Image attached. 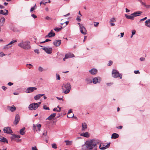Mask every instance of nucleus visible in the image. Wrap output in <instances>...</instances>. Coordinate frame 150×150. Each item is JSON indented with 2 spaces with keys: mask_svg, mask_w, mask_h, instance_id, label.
<instances>
[{
  "mask_svg": "<svg viewBox=\"0 0 150 150\" xmlns=\"http://www.w3.org/2000/svg\"><path fill=\"white\" fill-rule=\"evenodd\" d=\"M100 141L97 139H91L86 142V144L82 146V150H97V145L99 144Z\"/></svg>",
  "mask_w": 150,
  "mask_h": 150,
  "instance_id": "1",
  "label": "nucleus"
},
{
  "mask_svg": "<svg viewBox=\"0 0 150 150\" xmlns=\"http://www.w3.org/2000/svg\"><path fill=\"white\" fill-rule=\"evenodd\" d=\"M71 88V85L69 83L66 84H64L62 86V89L63 93L65 94H67L70 92Z\"/></svg>",
  "mask_w": 150,
  "mask_h": 150,
  "instance_id": "2",
  "label": "nucleus"
},
{
  "mask_svg": "<svg viewBox=\"0 0 150 150\" xmlns=\"http://www.w3.org/2000/svg\"><path fill=\"white\" fill-rule=\"evenodd\" d=\"M30 42L28 41H27L19 43L18 45L24 49H29L30 48Z\"/></svg>",
  "mask_w": 150,
  "mask_h": 150,
  "instance_id": "3",
  "label": "nucleus"
},
{
  "mask_svg": "<svg viewBox=\"0 0 150 150\" xmlns=\"http://www.w3.org/2000/svg\"><path fill=\"white\" fill-rule=\"evenodd\" d=\"M142 13V12L140 11H137L131 14L130 15H127V14H125V16L128 19L133 20L134 17L139 16Z\"/></svg>",
  "mask_w": 150,
  "mask_h": 150,
  "instance_id": "4",
  "label": "nucleus"
},
{
  "mask_svg": "<svg viewBox=\"0 0 150 150\" xmlns=\"http://www.w3.org/2000/svg\"><path fill=\"white\" fill-rule=\"evenodd\" d=\"M112 77L115 78H120L121 79L122 78V75L120 74L118 71L115 69H113L112 71Z\"/></svg>",
  "mask_w": 150,
  "mask_h": 150,
  "instance_id": "5",
  "label": "nucleus"
},
{
  "mask_svg": "<svg viewBox=\"0 0 150 150\" xmlns=\"http://www.w3.org/2000/svg\"><path fill=\"white\" fill-rule=\"evenodd\" d=\"M78 24L79 26L81 33L84 35H86V31L84 26L82 24H81L80 23H78Z\"/></svg>",
  "mask_w": 150,
  "mask_h": 150,
  "instance_id": "6",
  "label": "nucleus"
},
{
  "mask_svg": "<svg viewBox=\"0 0 150 150\" xmlns=\"http://www.w3.org/2000/svg\"><path fill=\"white\" fill-rule=\"evenodd\" d=\"M42 49L44 50L47 54H50L52 52V47H44L42 48Z\"/></svg>",
  "mask_w": 150,
  "mask_h": 150,
  "instance_id": "7",
  "label": "nucleus"
},
{
  "mask_svg": "<svg viewBox=\"0 0 150 150\" xmlns=\"http://www.w3.org/2000/svg\"><path fill=\"white\" fill-rule=\"evenodd\" d=\"M38 108V103H33L30 104L29 107L30 110H35Z\"/></svg>",
  "mask_w": 150,
  "mask_h": 150,
  "instance_id": "8",
  "label": "nucleus"
},
{
  "mask_svg": "<svg viewBox=\"0 0 150 150\" xmlns=\"http://www.w3.org/2000/svg\"><path fill=\"white\" fill-rule=\"evenodd\" d=\"M101 81V78L99 77H96L93 78L92 80V82L94 84H96L97 83H100Z\"/></svg>",
  "mask_w": 150,
  "mask_h": 150,
  "instance_id": "9",
  "label": "nucleus"
},
{
  "mask_svg": "<svg viewBox=\"0 0 150 150\" xmlns=\"http://www.w3.org/2000/svg\"><path fill=\"white\" fill-rule=\"evenodd\" d=\"M37 89V88L35 87H29L25 90L26 93H30L32 92Z\"/></svg>",
  "mask_w": 150,
  "mask_h": 150,
  "instance_id": "10",
  "label": "nucleus"
},
{
  "mask_svg": "<svg viewBox=\"0 0 150 150\" xmlns=\"http://www.w3.org/2000/svg\"><path fill=\"white\" fill-rule=\"evenodd\" d=\"M4 132L7 134H11L13 133L12 130L10 127H4L3 129Z\"/></svg>",
  "mask_w": 150,
  "mask_h": 150,
  "instance_id": "11",
  "label": "nucleus"
},
{
  "mask_svg": "<svg viewBox=\"0 0 150 150\" xmlns=\"http://www.w3.org/2000/svg\"><path fill=\"white\" fill-rule=\"evenodd\" d=\"M20 121V117L18 114H17L15 117V120L13 122V124L16 125Z\"/></svg>",
  "mask_w": 150,
  "mask_h": 150,
  "instance_id": "12",
  "label": "nucleus"
},
{
  "mask_svg": "<svg viewBox=\"0 0 150 150\" xmlns=\"http://www.w3.org/2000/svg\"><path fill=\"white\" fill-rule=\"evenodd\" d=\"M100 144L99 146V148L101 150H104L106 149L107 148H108L109 147L110 144V143H108L107 144V145L105 146L101 147V146L102 145V144H103V143H101V142H100Z\"/></svg>",
  "mask_w": 150,
  "mask_h": 150,
  "instance_id": "13",
  "label": "nucleus"
},
{
  "mask_svg": "<svg viewBox=\"0 0 150 150\" xmlns=\"http://www.w3.org/2000/svg\"><path fill=\"white\" fill-rule=\"evenodd\" d=\"M53 30H52L48 34L45 36V38H51L55 36V34L54 33L52 32Z\"/></svg>",
  "mask_w": 150,
  "mask_h": 150,
  "instance_id": "14",
  "label": "nucleus"
},
{
  "mask_svg": "<svg viewBox=\"0 0 150 150\" xmlns=\"http://www.w3.org/2000/svg\"><path fill=\"white\" fill-rule=\"evenodd\" d=\"M41 137L43 138V139H47L48 138V136L47 135V131L46 130H44L42 132V135Z\"/></svg>",
  "mask_w": 150,
  "mask_h": 150,
  "instance_id": "15",
  "label": "nucleus"
},
{
  "mask_svg": "<svg viewBox=\"0 0 150 150\" xmlns=\"http://www.w3.org/2000/svg\"><path fill=\"white\" fill-rule=\"evenodd\" d=\"M61 40H56L53 42V44L56 46H58L61 44Z\"/></svg>",
  "mask_w": 150,
  "mask_h": 150,
  "instance_id": "16",
  "label": "nucleus"
},
{
  "mask_svg": "<svg viewBox=\"0 0 150 150\" xmlns=\"http://www.w3.org/2000/svg\"><path fill=\"white\" fill-rule=\"evenodd\" d=\"M7 109L8 110H10L13 112L16 110V108L15 106H8L7 107Z\"/></svg>",
  "mask_w": 150,
  "mask_h": 150,
  "instance_id": "17",
  "label": "nucleus"
},
{
  "mask_svg": "<svg viewBox=\"0 0 150 150\" xmlns=\"http://www.w3.org/2000/svg\"><path fill=\"white\" fill-rule=\"evenodd\" d=\"M56 115V113L52 114L46 119V120H52L53 119H54V117Z\"/></svg>",
  "mask_w": 150,
  "mask_h": 150,
  "instance_id": "18",
  "label": "nucleus"
},
{
  "mask_svg": "<svg viewBox=\"0 0 150 150\" xmlns=\"http://www.w3.org/2000/svg\"><path fill=\"white\" fill-rule=\"evenodd\" d=\"M87 125L85 123H82V129L81 131H84L85 129H87Z\"/></svg>",
  "mask_w": 150,
  "mask_h": 150,
  "instance_id": "19",
  "label": "nucleus"
},
{
  "mask_svg": "<svg viewBox=\"0 0 150 150\" xmlns=\"http://www.w3.org/2000/svg\"><path fill=\"white\" fill-rule=\"evenodd\" d=\"M0 142L8 143L7 140L6 138L0 136Z\"/></svg>",
  "mask_w": 150,
  "mask_h": 150,
  "instance_id": "20",
  "label": "nucleus"
},
{
  "mask_svg": "<svg viewBox=\"0 0 150 150\" xmlns=\"http://www.w3.org/2000/svg\"><path fill=\"white\" fill-rule=\"evenodd\" d=\"M80 135L86 138H88L89 137V134L88 132L82 133L80 134Z\"/></svg>",
  "mask_w": 150,
  "mask_h": 150,
  "instance_id": "21",
  "label": "nucleus"
},
{
  "mask_svg": "<svg viewBox=\"0 0 150 150\" xmlns=\"http://www.w3.org/2000/svg\"><path fill=\"white\" fill-rule=\"evenodd\" d=\"M89 72L93 75L96 74L97 72V70L95 69H92L89 71Z\"/></svg>",
  "mask_w": 150,
  "mask_h": 150,
  "instance_id": "22",
  "label": "nucleus"
},
{
  "mask_svg": "<svg viewBox=\"0 0 150 150\" xmlns=\"http://www.w3.org/2000/svg\"><path fill=\"white\" fill-rule=\"evenodd\" d=\"M65 56V58H67V59L74 57V54L71 53H68L66 54Z\"/></svg>",
  "mask_w": 150,
  "mask_h": 150,
  "instance_id": "23",
  "label": "nucleus"
},
{
  "mask_svg": "<svg viewBox=\"0 0 150 150\" xmlns=\"http://www.w3.org/2000/svg\"><path fill=\"white\" fill-rule=\"evenodd\" d=\"M119 137L118 134L116 133H113L112 134L111 138L112 139H116L118 138Z\"/></svg>",
  "mask_w": 150,
  "mask_h": 150,
  "instance_id": "24",
  "label": "nucleus"
},
{
  "mask_svg": "<svg viewBox=\"0 0 150 150\" xmlns=\"http://www.w3.org/2000/svg\"><path fill=\"white\" fill-rule=\"evenodd\" d=\"M5 11H6V12H4L3 10H0V14H3L5 16L7 15L8 14V10L5 9Z\"/></svg>",
  "mask_w": 150,
  "mask_h": 150,
  "instance_id": "25",
  "label": "nucleus"
},
{
  "mask_svg": "<svg viewBox=\"0 0 150 150\" xmlns=\"http://www.w3.org/2000/svg\"><path fill=\"white\" fill-rule=\"evenodd\" d=\"M85 81L87 84H90L92 83V81L91 79L88 78H87L85 79Z\"/></svg>",
  "mask_w": 150,
  "mask_h": 150,
  "instance_id": "26",
  "label": "nucleus"
},
{
  "mask_svg": "<svg viewBox=\"0 0 150 150\" xmlns=\"http://www.w3.org/2000/svg\"><path fill=\"white\" fill-rule=\"evenodd\" d=\"M145 24L146 26L150 28V19L146 20Z\"/></svg>",
  "mask_w": 150,
  "mask_h": 150,
  "instance_id": "27",
  "label": "nucleus"
},
{
  "mask_svg": "<svg viewBox=\"0 0 150 150\" xmlns=\"http://www.w3.org/2000/svg\"><path fill=\"white\" fill-rule=\"evenodd\" d=\"M5 21V19L4 18H1L0 20V23L1 24V26H2Z\"/></svg>",
  "mask_w": 150,
  "mask_h": 150,
  "instance_id": "28",
  "label": "nucleus"
},
{
  "mask_svg": "<svg viewBox=\"0 0 150 150\" xmlns=\"http://www.w3.org/2000/svg\"><path fill=\"white\" fill-rule=\"evenodd\" d=\"M12 45H9V43L8 45H5L4 48V49L5 50H7L9 48L11 47Z\"/></svg>",
  "mask_w": 150,
  "mask_h": 150,
  "instance_id": "29",
  "label": "nucleus"
},
{
  "mask_svg": "<svg viewBox=\"0 0 150 150\" xmlns=\"http://www.w3.org/2000/svg\"><path fill=\"white\" fill-rule=\"evenodd\" d=\"M25 129V127H23L20 130V134L22 135H23L25 134V132L24 131V130Z\"/></svg>",
  "mask_w": 150,
  "mask_h": 150,
  "instance_id": "30",
  "label": "nucleus"
},
{
  "mask_svg": "<svg viewBox=\"0 0 150 150\" xmlns=\"http://www.w3.org/2000/svg\"><path fill=\"white\" fill-rule=\"evenodd\" d=\"M33 130L35 132L37 131V128L38 127L37 124H33Z\"/></svg>",
  "mask_w": 150,
  "mask_h": 150,
  "instance_id": "31",
  "label": "nucleus"
},
{
  "mask_svg": "<svg viewBox=\"0 0 150 150\" xmlns=\"http://www.w3.org/2000/svg\"><path fill=\"white\" fill-rule=\"evenodd\" d=\"M63 27H61V28H55L54 29V30L56 32H58Z\"/></svg>",
  "mask_w": 150,
  "mask_h": 150,
  "instance_id": "32",
  "label": "nucleus"
},
{
  "mask_svg": "<svg viewBox=\"0 0 150 150\" xmlns=\"http://www.w3.org/2000/svg\"><path fill=\"white\" fill-rule=\"evenodd\" d=\"M52 148L54 149H56L57 148V146L56 144H55V143L52 144Z\"/></svg>",
  "mask_w": 150,
  "mask_h": 150,
  "instance_id": "33",
  "label": "nucleus"
},
{
  "mask_svg": "<svg viewBox=\"0 0 150 150\" xmlns=\"http://www.w3.org/2000/svg\"><path fill=\"white\" fill-rule=\"evenodd\" d=\"M65 142H66V144L67 145H70L72 143L71 141H70L68 140L65 141Z\"/></svg>",
  "mask_w": 150,
  "mask_h": 150,
  "instance_id": "34",
  "label": "nucleus"
},
{
  "mask_svg": "<svg viewBox=\"0 0 150 150\" xmlns=\"http://www.w3.org/2000/svg\"><path fill=\"white\" fill-rule=\"evenodd\" d=\"M116 21V20L114 18H111L110 21V23L114 22Z\"/></svg>",
  "mask_w": 150,
  "mask_h": 150,
  "instance_id": "35",
  "label": "nucleus"
},
{
  "mask_svg": "<svg viewBox=\"0 0 150 150\" xmlns=\"http://www.w3.org/2000/svg\"><path fill=\"white\" fill-rule=\"evenodd\" d=\"M37 8V6L36 4H35L33 7H32L30 9V11H33L34 10Z\"/></svg>",
  "mask_w": 150,
  "mask_h": 150,
  "instance_id": "36",
  "label": "nucleus"
},
{
  "mask_svg": "<svg viewBox=\"0 0 150 150\" xmlns=\"http://www.w3.org/2000/svg\"><path fill=\"white\" fill-rule=\"evenodd\" d=\"M26 66L29 69H31L33 67V66L30 64H26Z\"/></svg>",
  "mask_w": 150,
  "mask_h": 150,
  "instance_id": "37",
  "label": "nucleus"
},
{
  "mask_svg": "<svg viewBox=\"0 0 150 150\" xmlns=\"http://www.w3.org/2000/svg\"><path fill=\"white\" fill-rule=\"evenodd\" d=\"M74 116V114L73 113L68 114L67 117L69 118H71Z\"/></svg>",
  "mask_w": 150,
  "mask_h": 150,
  "instance_id": "38",
  "label": "nucleus"
},
{
  "mask_svg": "<svg viewBox=\"0 0 150 150\" xmlns=\"http://www.w3.org/2000/svg\"><path fill=\"white\" fill-rule=\"evenodd\" d=\"M51 41V40L47 39H46L45 41H42V42H40V44H41L42 43H45V42H48V41Z\"/></svg>",
  "mask_w": 150,
  "mask_h": 150,
  "instance_id": "39",
  "label": "nucleus"
},
{
  "mask_svg": "<svg viewBox=\"0 0 150 150\" xmlns=\"http://www.w3.org/2000/svg\"><path fill=\"white\" fill-rule=\"evenodd\" d=\"M17 41L16 40H13L12 41H11L10 43H9V45H12L15 42H17Z\"/></svg>",
  "mask_w": 150,
  "mask_h": 150,
  "instance_id": "40",
  "label": "nucleus"
},
{
  "mask_svg": "<svg viewBox=\"0 0 150 150\" xmlns=\"http://www.w3.org/2000/svg\"><path fill=\"white\" fill-rule=\"evenodd\" d=\"M43 108L45 110H50L49 108L47 107L46 105H44L43 106Z\"/></svg>",
  "mask_w": 150,
  "mask_h": 150,
  "instance_id": "41",
  "label": "nucleus"
},
{
  "mask_svg": "<svg viewBox=\"0 0 150 150\" xmlns=\"http://www.w3.org/2000/svg\"><path fill=\"white\" fill-rule=\"evenodd\" d=\"M53 110L54 111H57L58 112L60 111V109L58 110L57 108H54V109Z\"/></svg>",
  "mask_w": 150,
  "mask_h": 150,
  "instance_id": "42",
  "label": "nucleus"
},
{
  "mask_svg": "<svg viewBox=\"0 0 150 150\" xmlns=\"http://www.w3.org/2000/svg\"><path fill=\"white\" fill-rule=\"evenodd\" d=\"M13 137L14 138H20V136L19 135H13Z\"/></svg>",
  "mask_w": 150,
  "mask_h": 150,
  "instance_id": "43",
  "label": "nucleus"
},
{
  "mask_svg": "<svg viewBox=\"0 0 150 150\" xmlns=\"http://www.w3.org/2000/svg\"><path fill=\"white\" fill-rule=\"evenodd\" d=\"M45 19H46L47 20H48V21H50V20H52V19L51 18H50L48 16H47L45 18Z\"/></svg>",
  "mask_w": 150,
  "mask_h": 150,
  "instance_id": "44",
  "label": "nucleus"
},
{
  "mask_svg": "<svg viewBox=\"0 0 150 150\" xmlns=\"http://www.w3.org/2000/svg\"><path fill=\"white\" fill-rule=\"evenodd\" d=\"M38 70L40 72H42L43 71H45V70L42 67H39Z\"/></svg>",
  "mask_w": 150,
  "mask_h": 150,
  "instance_id": "45",
  "label": "nucleus"
},
{
  "mask_svg": "<svg viewBox=\"0 0 150 150\" xmlns=\"http://www.w3.org/2000/svg\"><path fill=\"white\" fill-rule=\"evenodd\" d=\"M76 20L79 22H80L81 21V19L80 18V17L79 16H77L76 18Z\"/></svg>",
  "mask_w": 150,
  "mask_h": 150,
  "instance_id": "46",
  "label": "nucleus"
},
{
  "mask_svg": "<svg viewBox=\"0 0 150 150\" xmlns=\"http://www.w3.org/2000/svg\"><path fill=\"white\" fill-rule=\"evenodd\" d=\"M112 63H113V62H112V61L111 60L109 61V63H108V65L109 66H110L111 65H112Z\"/></svg>",
  "mask_w": 150,
  "mask_h": 150,
  "instance_id": "47",
  "label": "nucleus"
},
{
  "mask_svg": "<svg viewBox=\"0 0 150 150\" xmlns=\"http://www.w3.org/2000/svg\"><path fill=\"white\" fill-rule=\"evenodd\" d=\"M44 94H38V99H39L41 96H44Z\"/></svg>",
  "mask_w": 150,
  "mask_h": 150,
  "instance_id": "48",
  "label": "nucleus"
},
{
  "mask_svg": "<svg viewBox=\"0 0 150 150\" xmlns=\"http://www.w3.org/2000/svg\"><path fill=\"white\" fill-rule=\"evenodd\" d=\"M56 77H57V80H59L60 79V76L59 74H56Z\"/></svg>",
  "mask_w": 150,
  "mask_h": 150,
  "instance_id": "49",
  "label": "nucleus"
},
{
  "mask_svg": "<svg viewBox=\"0 0 150 150\" xmlns=\"http://www.w3.org/2000/svg\"><path fill=\"white\" fill-rule=\"evenodd\" d=\"M32 150H38L36 146L32 147Z\"/></svg>",
  "mask_w": 150,
  "mask_h": 150,
  "instance_id": "50",
  "label": "nucleus"
},
{
  "mask_svg": "<svg viewBox=\"0 0 150 150\" xmlns=\"http://www.w3.org/2000/svg\"><path fill=\"white\" fill-rule=\"evenodd\" d=\"M140 60L141 61H144L145 60V58L144 57H142L140 58Z\"/></svg>",
  "mask_w": 150,
  "mask_h": 150,
  "instance_id": "51",
  "label": "nucleus"
},
{
  "mask_svg": "<svg viewBox=\"0 0 150 150\" xmlns=\"http://www.w3.org/2000/svg\"><path fill=\"white\" fill-rule=\"evenodd\" d=\"M135 33L136 31L134 30H133L132 32V36H133L135 34Z\"/></svg>",
  "mask_w": 150,
  "mask_h": 150,
  "instance_id": "52",
  "label": "nucleus"
},
{
  "mask_svg": "<svg viewBox=\"0 0 150 150\" xmlns=\"http://www.w3.org/2000/svg\"><path fill=\"white\" fill-rule=\"evenodd\" d=\"M146 19H147V17H146L145 18H144L141 19L140 20V21H139V22H141L142 21H144V20H146Z\"/></svg>",
  "mask_w": 150,
  "mask_h": 150,
  "instance_id": "53",
  "label": "nucleus"
},
{
  "mask_svg": "<svg viewBox=\"0 0 150 150\" xmlns=\"http://www.w3.org/2000/svg\"><path fill=\"white\" fill-rule=\"evenodd\" d=\"M134 73L135 74H139L140 72H139V70H137V71H134Z\"/></svg>",
  "mask_w": 150,
  "mask_h": 150,
  "instance_id": "54",
  "label": "nucleus"
},
{
  "mask_svg": "<svg viewBox=\"0 0 150 150\" xmlns=\"http://www.w3.org/2000/svg\"><path fill=\"white\" fill-rule=\"evenodd\" d=\"M2 88L4 90V91H5L6 89L7 88L5 87V86H2Z\"/></svg>",
  "mask_w": 150,
  "mask_h": 150,
  "instance_id": "55",
  "label": "nucleus"
},
{
  "mask_svg": "<svg viewBox=\"0 0 150 150\" xmlns=\"http://www.w3.org/2000/svg\"><path fill=\"white\" fill-rule=\"evenodd\" d=\"M98 24H99V23L98 22H97L96 24H94V25L95 27H97L98 26Z\"/></svg>",
  "mask_w": 150,
  "mask_h": 150,
  "instance_id": "56",
  "label": "nucleus"
},
{
  "mask_svg": "<svg viewBox=\"0 0 150 150\" xmlns=\"http://www.w3.org/2000/svg\"><path fill=\"white\" fill-rule=\"evenodd\" d=\"M43 84V83L41 81V82L39 83V86H42Z\"/></svg>",
  "mask_w": 150,
  "mask_h": 150,
  "instance_id": "57",
  "label": "nucleus"
},
{
  "mask_svg": "<svg viewBox=\"0 0 150 150\" xmlns=\"http://www.w3.org/2000/svg\"><path fill=\"white\" fill-rule=\"evenodd\" d=\"M13 83L11 82H9L8 83V85L9 86H11L13 85Z\"/></svg>",
  "mask_w": 150,
  "mask_h": 150,
  "instance_id": "58",
  "label": "nucleus"
},
{
  "mask_svg": "<svg viewBox=\"0 0 150 150\" xmlns=\"http://www.w3.org/2000/svg\"><path fill=\"white\" fill-rule=\"evenodd\" d=\"M31 16L34 18H36L37 17V16L34 14H32L31 15Z\"/></svg>",
  "mask_w": 150,
  "mask_h": 150,
  "instance_id": "59",
  "label": "nucleus"
},
{
  "mask_svg": "<svg viewBox=\"0 0 150 150\" xmlns=\"http://www.w3.org/2000/svg\"><path fill=\"white\" fill-rule=\"evenodd\" d=\"M71 113H73L72 112V111L71 110H70L68 112V114H71Z\"/></svg>",
  "mask_w": 150,
  "mask_h": 150,
  "instance_id": "60",
  "label": "nucleus"
},
{
  "mask_svg": "<svg viewBox=\"0 0 150 150\" xmlns=\"http://www.w3.org/2000/svg\"><path fill=\"white\" fill-rule=\"evenodd\" d=\"M122 126H120L118 127H117L116 128L117 129H122Z\"/></svg>",
  "mask_w": 150,
  "mask_h": 150,
  "instance_id": "61",
  "label": "nucleus"
},
{
  "mask_svg": "<svg viewBox=\"0 0 150 150\" xmlns=\"http://www.w3.org/2000/svg\"><path fill=\"white\" fill-rule=\"evenodd\" d=\"M5 55V54L2 52H1L0 53V56L1 57H3V56H4Z\"/></svg>",
  "mask_w": 150,
  "mask_h": 150,
  "instance_id": "62",
  "label": "nucleus"
},
{
  "mask_svg": "<svg viewBox=\"0 0 150 150\" xmlns=\"http://www.w3.org/2000/svg\"><path fill=\"white\" fill-rule=\"evenodd\" d=\"M41 2H42V4L44 5H45L46 3H47V2H45V1H42Z\"/></svg>",
  "mask_w": 150,
  "mask_h": 150,
  "instance_id": "63",
  "label": "nucleus"
},
{
  "mask_svg": "<svg viewBox=\"0 0 150 150\" xmlns=\"http://www.w3.org/2000/svg\"><path fill=\"white\" fill-rule=\"evenodd\" d=\"M121 34V37H123L124 35V33H120Z\"/></svg>",
  "mask_w": 150,
  "mask_h": 150,
  "instance_id": "64",
  "label": "nucleus"
}]
</instances>
